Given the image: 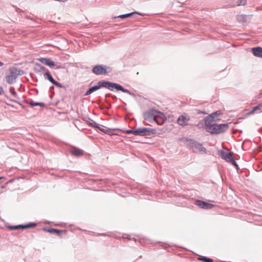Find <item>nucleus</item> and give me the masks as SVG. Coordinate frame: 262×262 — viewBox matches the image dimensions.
I'll list each match as a JSON object with an SVG mask.
<instances>
[{
	"instance_id": "1",
	"label": "nucleus",
	"mask_w": 262,
	"mask_h": 262,
	"mask_svg": "<svg viewBox=\"0 0 262 262\" xmlns=\"http://www.w3.org/2000/svg\"><path fill=\"white\" fill-rule=\"evenodd\" d=\"M206 131L211 134H219L227 131L229 128L228 123L216 124L209 123L205 124Z\"/></svg>"
},
{
	"instance_id": "2",
	"label": "nucleus",
	"mask_w": 262,
	"mask_h": 262,
	"mask_svg": "<svg viewBox=\"0 0 262 262\" xmlns=\"http://www.w3.org/2000/svg\"><path fill=\"white\" fill-rule=\"evenodd\" d=\"M101 82L102 88L107 89L112 91H113L114 89H116L117 91H122L124 93L129 94L132 96H135V95L134 93H131L127 89L124 88L122 85H121L119 84L103 80H101Z\"/></svg>"
},
{
	"instance_id": "3",
	"label": "nucleus",
	"mask_w": 262,
	"mask_h": 262,
	"mask_svg": "<svg viewBox=\"0 0 262 262\" xmlns=\"http://www.w3.org/2000/svg\"><path fill=\"white\" fill-rule=\"evenodd\" d=\"M92 71L97 75H106L112 71V68L104 64H97L93 68Z\"/></svg>"
},
{
	"instance_id": "4",
	"label": "nucleus",
	"mask_w": 262,
	"mask_h": 262,
	"mask_svg": "<svg viewBox=\"0 0 262 262\" xmlns=\"http://www.w3.org/2000/svg\"><path fill=\"white\" fill-rule=\"evenodd\" d=\"M137 136H147L155 134L156 129L147 127H140L136 129Z\"/></svg>"
},
{
	"instance_id": "5",
	"label": "nucleus",
	"mask_w": 262,
	"mask_h": 262,
	"mask_svg": "<svg viewBox=\"0 0 262 262\" xmlns=\"http://www.w3.org/2000/svg\"><path fill=\"white\" fill-rule=\"evenodd\" d=\"M9 71L10 74L6 76V80L9 84H12L18 76L17 69L16 68H11Z\"/></svg>"
},
{
	"instance_id": "6",
	"label": "nucleus",
	"mask_w": 262,
	"mask_h": 262,
	"mask_svg": "<svg viewBox=\"0 0 262 262\" xmlns=\"http://www.w3.org/2000/svg\"><path fill=\"white\" fill-rule=\"evenodd\" d=\"M190 117L186 113H183L177 119V123L181 126L193 125V124L190 123Z\"/></svg>"
},
{
	"instance_id": "7",
	"label": "nucleus",
	"mask_w": 262,
	"mask_h": 262,
	"mask_svg": "<svg viewBox=\"0 0 262 262\" xmlns=\"http://www.w3.org/2000/svg\"><path fill=\"white\" fill-rule=\"evenodd\" d=\"M191 147L193 151L196 153H206V149L202 144L195 141H192L191 143Z\"/></svg>"
},
{
	"instance_id": "8",
	"label": "nucleus",
	"mask_w": 262,
	"mask_h": 262,
	"mask_svg": "<svg viewBox=\"0 0 262 262\" xmlns=\"http://www.w3.org/2000/svg\"><path fill=\"white\" fill-rule=\"evenodd\" d=\"M156 111L157 110L155 109H151L148 111L144 112L143 113L144 120L149 122H152L154 121Z\"/></svg>"
},
{
	"instance_id": "9",
	"label": "nucleus",
	"mask_w": 262,
	"mask_h": 262,
	"mask_svg": "<svg viewBox=\"0 0 262 262\" xmlns=\"http://www.w3.org/2000/svg\"><path fill=\"white\" fill-rule=\"evenodd\" d=\"M166 120V117L165 116L164 114L161 112L157 111L154 121L158 125H162Z\"/></svg>"
},
{
	"instance_id": "10",
	"label": "nucleus",
	"mask_w": 262,
	"mask_h": 262,
	"mask_svg": "<svg viewBox=\"0 0 262 262\" xmlns=\"http://www.w3.org/2000/svg\"><path fill=\"white\" fill-rule=\"evenodd\" d=\"M195 204L200 208L204 209H210L214 206V204L199 200L195 201Z\"/></svg>"
},
{
	"instance_id": "11",
	"label": "nucleus",
	"mask_w": 262,
	"mask_h": 262,
	"mask_svg": "<svg viewBox=\"0 0 262 262\" xmlns=\"http://www.w3.org/2000/svg\"><path fill=\"white\" fill-rule=\"evenodd\" d=\"M221 114L220 111H216L206 116L204 120L205 124L213 122L216 118L217 117Z\"/></svg>"
},
{
	"instance_id": "12",
	"label": "nucleus",
	"mask_w": 262,
	"mask_h": 262,
	"mask_svg": "<svg viewBox=\"0 0 262 262\" xmlns=\"http://www.w3.org/2000/svg\"><path fill=\"white\" fill-rule=\"evenodd\" d=\"M100 88H102L101 80L97 82V84L91 87L85 93L84 96H87L90 95L92 93L98 90Z\"/></svg>"
},
{
	"instance_id": "13",
	"label": "nucleus",
	"mask_w": 262,
	"mask_h": 262,
	"mask_svg": "<svg viewBox=\"0 0 262 262\" xmlns=\"http://www.w3.org/2000/svg\"><path fill=\"white\" fill-rule=\"evenodd\" d=\"M38 60L42 63L45 64L50 68H53L55 66L54 62L51 60L50 58H40Z\"/></svg>"
},
{
	"instance_id": "14",
	"label": "nucleus",
	"mask_w": 262,
	"mask_h": 262,
	"mask_svg": "<svg viewBox=\"0 0 262 262\" xmlns=\"http://www.w3.org/2000/svg\"><path fill=\"white\" fill-rule=\"evenodd\" d=\"M220 156L222 159L226 160V161L229 162L232 159L233 157L229 152H225L223 150H221L220 152Z\"/></svg>"
},
{
	"instance_id": "15",
	"label": "nucleus",
	"mask_w": 262,
	"mask_h": 262,
	"mask_svg": "<svg viewBox=\"0 0 262 262\" xmlns=\"http://www.w3.org/2000/svg\"><path fill=\"white\" fill-rule=\"evenodd\" d=\"M252 51L255 56L262 58V48L260 47L252 48Z\"/></svg>"
},
{
	"instance_id": "16",
	"label": "nucleus",
	"mask_w": 262,
	"mask_h": 262,
	"mask_svg": "<svg viewBox=\"0 0 262 262\" xmlns=\"http://www.w3.org/2000/svg\"><path fill=\"white\" fill-rule=\"evenodd\" d=\"M134 14H139V15L143 16V15L141 13L134 11V12H132L130 13H126V14H121L120 15L115 16L113 17V18H114V19L118 18H127V17H129L132 16Z\"/></svg>"
},
{
	"instance_id": "17",
	"label": "nucleus",
	"mask_w": 262,
	"mask_h": 262,
	"mask_svg": "<svg viewBox=\"0 0 262 262\" xmlns=\"http://www.w3.org/2000/svg\"><path fill=\"white\" fill-rule=\"evenodd\" d=\"M71 153L75 157H80L83 155V150L76 147H74L71 150Z\"/></svg>"
},
{
	"instance_id": "18",
	"label": "nucleus",
	"mask_w": 262,
	"mask_h": 262,
	"mask_svg": "<svg viewBox=\"0 0 262 262\" xmlns=\"http://www.w3.org/2000/svg\"><path fill=\"white\" fill-rule=\"evenodd\" d=\"M36 224L34 223H29L25 225H17V228L27 229L29 228H34L36 226Z\"/></svg>"
},
{
	"instance_id": "19",
	"label": "nucleus",
	"mask_w": 262,
	"mask_h": 262,
	"mask_svg": "<svg viewBox=\"0 0 262 262\" xmlns=\"http://www.w3.org/2000/svg\"><path fill=\"white\" fill-rule=\"evenodd\" d=\"M44 230L51 233H56L57 235L59 236H60V233L63 232V231L61 230H58L53 228H44Z\"/></svg>"
},
{
	"instance_id": "20",
	"label": "nucleus",
	"mask_w": 262,
	"mask_h": 262,
	"mask_svg": "<svg viewBox=\"0 0 262 262\" xmlns=\"http://www.w3.org/2000/svg\"><path fill=\"white\" fill-rule=\"evenodd\" d=\"M26 103L29 104L31 106H40L41 107H43L45 106V103H40V102H35L32 100H27L26 101Z\"/></svg>"
},
{
	"instance_id": "21",
	"label": "nucleus",
	"mask_w": 262,
	"mask_h": 262,
	"mask_svg": "<svg viewBox=\"0 0 262 262\" xmlns=\"http://www.w3.org/2000/svg\"><path fill=\"white\" fill-rule=\"evenodd\" d=\"M100 126L101 127H98L97 128L99 129L101 132H102L106 134H107V135H110L111 130L115 129V128L114 129L108 128L102 125H100Z\"/></svg>"
},
{
	"instance_id": "22",
	"label": "nucleus",
	"mask_w": 262,
	"mask_h": 262,
	"mask_svg": "<svg viewBox=\"0 0 262 262\" xmlns=\"http://www.w3.org/2000/svg\"><path fill=\"white\" fill-rule=\"evenodd\" d=\"M43 76H44L45 79H48L52 83L55 80L54 79V78H53L52 76L51 75V73L49 71V70L46 71V72H45V74H43Z\"/></svg>"
},
{
	"instance_id": "23",
	"label": "nucleus",
	"mask_w": 262,
	"mask_h": 262,
	"mask_svg": "<svg viewBox=\"0 0 262 262\" xmlns=\"http://www.w3.org/2000/svg\"><path fill=\"white\" fill-rule=\"evenodd\" d=\"M36 66L38 68H35L34 71L36 72H41L44 71L46 72V71L48 70L45 67L40 65L39 63H36Z\"/></svg>"
},
{
	"instance_id": "24",
	"label": "nucleus",
	"mask_w": 262,
	"mask_h": 262,
	"mask_svg": "<svg viewBox=\"0 0 262 262\" xmlns=\"http://www.w3.org/2000/svg\"><path fill=\"white\" fill-rule=\"evenodd\" d=\"M192 113L193 115H206L207 114L205 111H201V110H199L196 108L193 110Z\"/></svg>"
},
{
	"instance_id": "25",
	"label": "nucleus",
	"mask_w": 262,
	"mask_h": 262,
	"mask_svg": "<svg viewBox=\"0 0 262 262\" xmlns=\"http://www.w3.org/2000/svg\"><path fill=\"white\" fill-rule=\"evenodd\" d=\"M199 260L204 262H213V260L212 258L204 256H200Z\"/></svg>"
},
{
	"instance_id": "26",
	"label": "nucleus",
	"mask_w": 262,
	"mask_h": 262,
	"mask_svg": "<svg viewBox=\"0 0 262 262\" xmlns=\"http://www.w3.org/2000/svg\"><path fill=\"white\" fill-rule=\"evenodd\" d=\"M90 120H91V122H90L89 123V125L93 126L94 127H95L96 128L98 127H101L100 124H98L97 122H96L95 121H94L93 120L90 119Z\"/></svg>"
},
{
	"instance_id": "27",
	"label": "nucleus",
	"mask_w": 262,
	"mask_h": 262,
	"mask_svg": "<svg viewBox=\"0 0 262 262\" xmlns=\"http://www.w3.org/2000/svg\"><path fill=\"white\" fill-rule=\"evenodd\" d=\"M9 91L15 98H18V95L17 93L14 91V88L13 87H11L9 89Z\"/></svg>"
},
{
	"instance_id": "28",
	"label": "nucleus",
	"mask_w": 262,
	"mask_h": 262,
	"mask_svg": "<svg viewBox=\"0 0 262 262\" xmlns=\"http://www.w3.org/2000/svg\"><path fill=\"white\" fill-rule=\"evenodd\" d=\"M125 132L127 134H134V135L137 136L136 129H128V130H126Z\"/></svg>"
},
{
	"instance_id": "29",
	"label": "nucleus",
	"mask_w": 262,
	"mask_h": 262,
	"mask_svg": "<svg viewBox=\"0 0 262 262\" xmlns=\"http://www.w3.org/2000/svg\"><path fill=\"white\" fill-rule=\"evenodd\" d=\"M54 85H55L56 86L60 88H62L64 87V86L60 83L58 82V81H56L55 80L53 81L52 83Z\"/></svg>"
},
{
	"instance_id": "30",
	"label": "nucleus",
	"mask_w": 262,
	"mask_h": 262,
	"mask_svg": "<svg viewBox=\"0 0 262 262\" xmlns=\"http://www.w3.org/2000/svg\"><path fill=\"white\" fill-rule=\"evenodd\" d=\"M247 2V0H237V5L242 6L245 5Z\"/></svg>"
},
{
	"instance_id": "31",
	"label": "nucleus",
	"mask_w": 262,
	"mask_h": 262,
	"mask_svg": "<svg viewBox=\"0 0 262 262\" xmlns=\"http://www.w3.org/2000/svg\"><path fill=\"white\" fill-rule=\"evenodd\" d=\"M196 126L199 127V128H202V127H203L204 126H205V123H204V120H203L202 121H201Z\"/></svg>"
},
{
	"instance_id": "32",
	"label": "nucleus",
	"mask_w": 262,
	"mask_h": 262,
	"mask_svg": "<svg viewBox=\"0 0 262 262\" xmlns=\"http://www.w3.org/2000/svg\"><path fill=\"white\" fill-rule=\"evenodd\" d=\"M230 163H231L233 165H234L235 167L238 168V164L235 161L234 158H232Z\"/></svg>"
},
{
	"instance_id": "33",
	"label": "nucleus",
	"mask_w": 262,
	"mask_h": 262,
	"mask_svg": "<svg viewBox=\"0 0 262 262\" xmlns=\"http://www.w3.org/2000/svg\"><path fill=\"white\" fill-rule=\"evenodd\" d=\"M260 106H262V104H259L253 108V111H256L257 110H259Z\"/></svg>"
},
{
	"instance_id": "34",
	"label": "nucleus",
	"mask_w": 262,
	"mask_h": 262,
	"mask_svg": "<svg viewBox=\"0 0 262 262\" xmlns=\"http://www.w3.org/2000/svg\"><path fill=\"white\" fill-rule=\"evenodd\" d=\"M17 225H15V226H9L8 227V228L10 229H11V230H14V229H17Z\"/></svg>"
},
{
	"instance_id": "35",
	"label": "nucleus",
	"mask_w": 262,
	"mask_h": 262,
	"mask_svg": "<svg viewBox=\"0 0 262 262\" xmlns=\"http://www.w3.org/2000/svg\"><path fill=\"white\" fill-rule=\"evenodd\" d=\"M4 93V91L3 88L0 86V95H2Z\"/></svg>"
},
{
	"instance_id": "36",
	"label": "nucleus",
	"mask_w": 262,
	"mask_h": 262,
	"mask_svg": "<svg viewBox=\"0 0 262 262\" xmlns=\"http://www.w3.org/2000/svg\"><path fill=\"white\" fill-rule=\"evenodd\" d=\"M23 74V71L21 70H17V74L18 75H20Z\"/></svg>"
},
{
	"instance_id": "37",
	"label": "nucleus",
	"mask_w": 262,
	"mask_h": 262,
	"mask_svg": "<svg viewBox=\"0 0 262 262\" xmlns=\"http://www.w3.org/2000/svg\"><path fill=\"white\" fill-rule=\"evenodd\" d=\"M255 111H253V109H252L251 111H250V112H249L247 115H251V114H252Z\"/></svg>"
},
{
	"instance_id": "38",
	"label": "nucleus",
	"mask_w": 262,
	"mask_h": 262,
	"mask_svg": "<svg viewBox=\"0 0 262 262\" xmlns=\"http://www.w3.org/2000/svg\"><path fill=\"white\" fill-rule=\"evenodd\" d=\"M10 101H12V102H16V103H17V101L16 100H15L10 99Z\"/></svg>"
},
{
	"instance_id": "39",
	"label": "nucleus",
	"mask_w": 262,
	"mask_h": 262,
	"mask_svg": "<svg viewBox=\"0 0 262 262\" xmlns=\"http://www.w3.org/2000/svg\"><path fill=\"white\" fill-rule=\"evenodd\" d=\"M3 64L4 63L0 61V67L3 66Z\"/></svg>"
},
{
	"instance_id": "40",
	"label": "nucleus",
	"mask_w": 262,
	"mask_h": 262,
	"mask_svg": "<svg viewBox=\"0 0 262 262\" xmlns=\"http://www.w3.org/2000/svg\"><path fill=\"white\" fill-rule=\"evenodd\" d=\"M129 236H127V237H126L127 238H128L129 239H130L131 238L130 237H128ZM124 238H126V237H124Z\"/></svg>"
},
{
	"instance_id": "41",
	"label": "nucleus",
	"mask_w": 262,
	"mask_h": 262,
	"mask_svg": "<svg viewBox=\"0 0 262 262\" xmlns=\"http://www.w3.org/2000/svg\"><path fill=\"white\" fill-rule=\"evenodd\" d=\"M50 89H54V86H50Z\"/></svg>"
},
{
	"instance_id": "42",
	"label": "nucleus",
	"mask_w": 262,
	"mask_h": 262,
	"mask_svg": "<svg viewBox=\"0 0 262 262\" xmlns=\"http://www.w3.org/2000/svg\"><path fill=\"white\" fill-rule=\"evenodd\" d=\"M142 240H143V239H140V242L141 243H142Z\"/></svg>"
},
{
	"instance_id": "43",
	"label": "nucleus",
	"mask_w": 262,
	"mask_h": 262,
	"mask_svg": "<svg viewBox=\"0 0 262 262\" xmlns=\"http://www.w3.org/2000/svg\"><path fill=\"white\" fill-rule=\"evenodd\" d=\"M3 177H0V180H1V179H3Z\"/></svg>"
},
{
	"instance_id": "44",
	"label": "nucleus",
	"mask_w": 262,
	"mask_h": 262,
	"mask_svg": "<svg viewBox=\"0 0 262 262\" xmlns=\"http://www.w3.org/2000/svg\"><path fill=\"white\" fill-rule=\"evenodd\" d=\"M108 94H106V95H105V97H107V96H108Z\"/></svg>"
},
{
	"instance_id": "45",
	"label": "nucleus",
	"mask_w": 262,
	"mask_h": 262,
	"mask_svg": "<svg viewBox=\"0 0 262 262\" xmlns=\"http://www.w3.org/2000/svg\"><path fill=\"white\" fill-rule=\"evenodd\" d=\"M259 112H262V111H260Z\"/></svg>"
}]
</instances>
